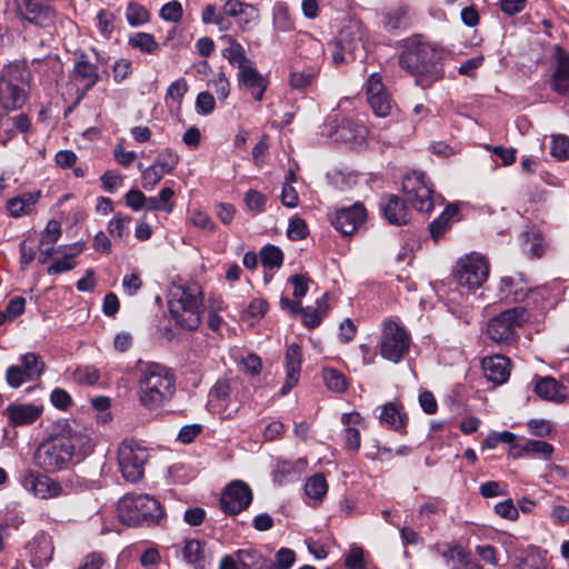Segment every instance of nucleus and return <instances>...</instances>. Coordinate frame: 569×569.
<instances>
[{
	"label": "nucleus",
	"mask_w": 569,
	"mask_h": 569,
	"mask_svg": "<svg viewBox=\"0 0 569 569\" xmlns=\"http://www.w3.org/2000/svg\"><path fill=\"white\" fill-rule=\"evenodd\" d=\"M442 57L441 49L422 36H413L405 40L399 64L415 76L417 86L427 89L443 77Z\"/></svg>",
	"instance_id": "nucleus-1"
},
{
	"label": "nucleus",
	"mask_w": 569,
	"mask_h": 569,
	"mask_svg": "<svg viewBox=\"0 0 569 569\" xmlns=\"http://www.w3.org/2000/svg\"><path fill=\"white\" fill-rule=\"evenodd\" d=\"M176 377L173 372L157 362H148L140 369L137 396L142 407L154 410L173 398Z\"/></svg>",
	"instance_id": "nucleus-2"
},
{
	"label": "nucleus",
	"mask_w": 569,
	"mask_h": 569,
	"mask_svg": "<svg viewBox=\"0 0 569 569\" xmlns=\"http://www.w3.org/2000/svg\"><path fill=\"white\" fill-rule=\"evenodd\" d=\"M31 72L22 62H10L0 70V108L16 111L23 108L29 99Z\"/></svg>",
	"instance_id": "nucleus-3"
},
{
	"label": "nucleus",
	"mask_w": 569,
	"mask_h": 569,
	"mask_svg": "<svg viewBox=\"0 0 569 569\" xmlns=\"http://www.w3.org/2000/svg\"><path fill=\"white\" fill-rule=\"evenodd\" d=\"M168 303L169 311L178 326L187 330L199 327L203 312V299L198 284L174 287Z\"/></svg>",
	"instance_id": "nucleus-4"
},
{
	"label": "nucleus",
	"mask_w": 569,
	"mask_h": 569,
	"mask_svg": "<svg viewBox=\"0 0 569 569\" xmlns=\"http://www.w3.org/2000/svg\"><path fill=\"white\" fill-rule=\"evenodd\" d=\"M117 517L129 527H149L159 522L163 510L160 502L150 495H126L118 501Z\"/></svg>",
	"instance_id": "nucleus-5"
},
{
	"label": "nucleus",
	"mask_w": 569,
	"mask_h": 569,
	"mask_svg": "<svg viewBox=\"0 0 569 569\" xmlns=\"http://www.w3.org/2000/svg\"><path fill=\"white\" fill-rule=\"evenodd\" d=\"M411 337L407 330L395 320H386L379 340V351L383 359L398 363L409 352Z\"/></svg>",
	"instance_id": "nucleus-6"
},
{
	"label": "nucleus",
	"mask_w": 569,
	"mask_h": 569,
	"mask_svg": "<svg viewBox=\"0 0 569 569\" xmlns=\"http://www.w3.org/2000/svg\"><path fill=\"white\" fill-rule=\"evenodd\" d=\"M149 458L148 449L136 441H122L118 448L119 470L129 482L142 479Z\"/></svg>",
	"instance_id": "nucleus-7"
},
{
	"label": "nucleus",
	"mask_w": 569,
	"mask_h": 569,
	"mask_svg": "<svg viewBox=\"0 0 569 569\" xmlns=\"http://www.w3.org/2000/svg\"><path fill=\"white\" fill-rule=\"evenodd\" d=\"M527 320L528 312L522 307L505 310L488 321V337L497 343H509L516 336V329Z\"/></svg>",
	"instance_id": "nucleus-8"
},
{
	"label": "nucleus",
	"mask_w": 569,
	"mask_h": 569,
	"mask_svg": "<svg viewBox=\"0 0 569 569\" xmlns=\"http://www.w3.org/2000/svg\"><path fill=\"white\" fill-rule=\"evenodd\" d=\"M402 190L411 206L421 212H430L435 206L432 184L420 171L408 173L402 181Z\"/></svg>",
	"instance_id": "nucleus-9"
},
{
	"label": "nucleus",
	"mask_w": 569,
	"mask_h": 569,
	"mask_svg": "<svg viewBox=\"0 0 569 569\" xmlns=\"http://www.w3.org/2000/svg\"><path fill=\"white\" fill-rule=\"evenodd\" d=\"M402 190L411 206L421 212H430L435 206L432 184L420 171L408 173L402 181Z\"/></svg>",
	"instance_id": "nucleus-10"
},
{
	"label": "nucleus",
	"mask_w": 569,
	"mask_h": 569,
	"mask_svg": "<svg viewBox=\"0 0 569 569\" xmlns=\"http://www.w3.org/2000/svg\"><path fill=\"white\" fill-rule=\"evenodd\" d=\"M490 264L485 256L472 252L458 261L456 278L461 287L480 288L488 279Z\"/></svg>",
	"instance_id": "nucleus-11"
},
{
	"label": "nucleus",
	"mask_w": 569,
	"mask_h": 569,
	"mask_svg": "<svg viewBox=\"0 0 569 569\" xmlns=\"http://www.w3.org/2000/svg\"><path fill=\"white\" fill-rule=\"evenodd\" d=\"M50 0H13L14 9L19 18L34 24L38 28L52 33L56 24V12L49 4Z\"/></svg>",
	"instance_id": "nucleus-12"
},
{
	"label": "nucleus",
	"mask_w": 569,
	"mask_h": 569,
	"mask_svg": "<svg viewBox=\"0 0 569 569\" xmlns=\"http://www.w3.org/2000/svg\"><path fill=\"white\" fill-rule=\"evenodd\" d=\"M71 460L69 451L58 437L42 442L34 453L36 465L47 472L62 470Z\"/></svg>",
	"instance_id": "nucleus-13"
},
{
	"label": "nucleus",
	"mask_w": 569,
	"mask_h": 569,
	"mask_svg": "<svg viewBox=\"0 0 569 569\" xmlns=\"http://www.w3.org/2000/svg\"><path fill=\"white\" fill-rule=\"evenodd\" d=\"M21 483L28 492L40 499H53L68 493L60 481L34 471L24 472Z\"/></svg>",
	"instance_id": "nucleus-14"
},
{
	"label": "nucleus",
	"mask_w": 569,
	"mask_h": 569,
	"mask_svg": "<svg viewBox=\"0 0 569 569\" xmlns=\"http://www.w3.org/2000/svg\"><path fill=\"white\" fill-rule=\"evenodd\" d=\"M251 501L252 491L250 487L241 480H234L224 488L220 506L226 513L238 515L247 509Z\"/></svg>",
	"instance_id": "nucleus-15"
},
{
	"label": "nucleus",
	"mask_w": 569,
	"mask_h": 569,
	"mask_svg": "<svg viewBox=\"0 0 569 569\" xmlns=\"http://www.w3.org/2000/svg\"><path fill=\"white\" fill-rule=\"evenodd\" d=\"M367 100L377 117L390 114L393 101L382 83L379 73H372L367 81Z\"/></svg>",
	"instance_id": "nucleus-16"
},
{
	"label": "nucleus",
	"mask_w": 569,
	"mask_h": 569,
	"mask_svg": "<svg viewBox=\"0 0 569 569\" xmlns=\"http://www.w3.org/2000/svg\"><path fill=\"white\" fill-rule=\"evenodd\" d=\"M70 457L82 459L93 450V441L84 428L79 426L68 427L58 436Z\"/></svg>",
	"instance_id": "nucleus-17"
},
{
	"label": "nucleus",
	"mask_w": 569,
	"mask_h": 569,
	"mask_svg": "<svg viewBox=\"0 0 569 569\" xmlns=\"http://www.w3.org/2000/svg\"><path fill=\"white\" fill-rule=\"evenodd\" d=\"M529 291V283L523 273L503 276L497 286V297L501 301H522Z\"/></svg>",
	"instance_id": "nucleus-18"
},
{
	"label": "nucleus",
	"mask_w": 569,
	"mask_h": 569,
	"mask_svg": "<svg viewBox=\"0 0 569 569\" xmlns=\"http://www.w3.org/2000/svg\"><path fill=\"white\" fill-rule=\"evenodd\" d=\"M366 209L361 204H353L340 209L332 220L335 228L343 236L352 234L365 221Z\"/></svg>",
	"instance_id": "nucleus-19"
},
{
	"label": "nucleus",
	"mask_w": 569,
	"mask_h": 569,
	"mask_svg": "<svg viewBox=\"0 0 569 569\" xmlns=\"http://www.w3.org/2000/svg\"><path fill=\"white\" fill-rule=\"evenodd\" d=\"M485 377L495 385H502L510 375V361L507 357L496 355L486 357L481 362Z\"/></svg>",
	"instance_id": "nucleus-20"
},
{
	"label": "nucleus",
	"mask_w": 569,
	"mask_h": 569,
	"mask_svg": "<svg viewBox=\"0 0 569 569\" xmlns=\"http://www.w3.org/2000/svg\"><path fill=\"white\" fill-rule=\"evenodd\" d=\"M239 84L251 91L256 101H261L268 86L264 77L251 66H241L238 73Z\"/></svg>",
	"instance_id": "nucleus-21"
},
{
	"label": "nucleus",
	"mask_w": 569,
	"mask_h": 569,
	"mask_svg": "<svg viewBox=\"0 0 569 569\" xmlns=\"http://www.w3.org/2000/svg\"><path fill=\"white\" fill-rule=\"evenodd\" d=\"M301 369V348L297 343H292L286 351V371L287 378L283 383L280 395H287L297 383Z\"/></svg>",
	"instance_id": "nucleus-22"
},
{
	"label": "nucleus",
	"mask_w": 569,
	"mask_h": 569,
	"mask_svg": "<svg viewBox=\"0 0 569 569\" xmlns=\"http://www.w3.org/2000/svg\"><path fill=\"white\" fill-rule=\"evenodd\" d=\"M380 208L389 223L403 226L409 222V211L405 202L396 194H389L381 199Z\"/></svg>",
	"instance_id": "nucleus-23"
},
{
	"label": "nucleus",
	"mask_w": 569,
	"mask_h": 569,
	"mask_svg": "<svg viewBox=\"0 0 569 569\" xmlns=\"http://www.w3.org/2000/svg\"><path fill=\"white\" fill-rule=\"evenodd\" d=\"M535 392L543 400L561 403L567 399V388L552 377L537 379Z\"/></svg>",
	"instance_id": "nucleus-24"
},
{
	"label": "nucleus",
	"mask_w": 569,
	"mask_h": 569,
	"mask_svg": "<svg viewBox=\"0 0 569 569\" xmlns=\"http://www.w3.org/2000/svg\"><path fill=\"white\" fill-rule=\"evenodd\" d=\"M7 413L13 426L33 423L42 413V407L34 403H12L8 406Z\"/></svg>",
	"instance_id": "nucleus-25"
},
{
	"label": "nucleus",
	"mask_w": 569,
	"mask_h": 569,
	"mask_svg": "<svg viewBox=\"0 0 569 569\" xmlns=\"http://www.w3.org/2000/svg\"><path fill=\"white\" fill-rule=\"evenodd\" d=\"M336 141L361 143L368 136L367 128L349 119H342L331 133Z\"/></svg>",
	"instance_id": "nucleus-26"
},
{
	"label": "nucleus",
	"mask_w": 569,
	"mask_h": 569,
	"mask_svg": "<svg viewBox=\"0 0 569 569\" xmlns=\"http://www.w3.org/2000/svg\"><path fill=\"white\" fill-rule=\"evenodd\" d=\"M445 563L450 569H483L462 547L455 546L441 553Z\"/></svg>",
	"instance_id": "nucleus-27"
},
{
	"label": "nucleus",
	"mask_w": 569,
	"mask_h": 569,
	"mask_svg": "<svg viewBox=\"0 0 569 569\" xmlns=\"http://www.w3.org/2000/svg\"><path fill=\"white\" fill-rule=\"evenodd\" d=\"M40 196V191L22 193L12 199H9L7 202V208L10 214L14 218L29 214L34 210L36 203L38 202Z\"/></svg>",
	"instance_id": "nucleus-28"
},
{
	"label": "nucleus",
	"mask_w": 569,
	"mask_h": 569,
	"mask_svg": "<svg viewBox=\"0 0 569 569\" xmlns=\"http://www.w3.org/2000/svg\"><path fill=\"white\" fill-rule=\"evenodd\" d=\"M231 388L227 381H218L209 392L208 407L212 412L223 415L229 406Z\"/></svg>",
	"instance_id": "nucleus-29"
},
{
	"label": "nucleus",
	"mask_w": 569,
	"mask_h": 569,
	"mask_svg": "<svg viewBox=\"0 0 569 569\" xmlns=\"http://www.w3.org/2000/svg\"><path fill=\"white\" fill-rule=\"evenodd\" d=\"M551 89L561 94L569 97V54L559 56L556 69L552 73Z\"/></svg>",
	"instance_id": "nucleus-30"
},
{
	"label": "nucleus",
	"mask_w": 569,
	"mask_h": 569,
	"mask_svg": "<svg viewBox=\"0 0 569 569\" xmlns=\"http://www.w3.org/2000/svg\"><path fill=\"white\" fill-rule=\"evenodd\" d=\"M337 41L350 59H355L357 52L363 48L362 32L358 26H349L343 29Z\"/></svg>",
	"instance_id": "nucleus-31"
},
{
	"label": "nucleus",
	"mask_w": 569,
	"mask_h": 569,
	"mask_svg": "<svg viewBox=\"0 0 569 569\" xmlns=\"http://www.w3.org/2000/svg\"><path fill=\"white\" fill-rule=\"evenodd\" d=\"M73 72L77 77L87 81L84 90H90L100 79L98 67L88 60L84 53L76 54Z\"/></svg>",
	"instance_id": "nucleus-32"
},
{
	"label": "nucleus",
	"mask_w": 569,
	"mask_h": 569,
	"mask_svg": "<svg viewBox=\"0 0 569 569\" xmlns=\"http://www.w3.org/2000/svg\"><path fill=\"white\" fill-rule=\"evenodd\" d=\"M328 310V296L323 295L317 300L316 306L301 308L299 313L302 315L303 325L312 329L321 323L322 319L327 316Z\"/></svg>",
	"instance_id": "nucleus-33"
},
{
	"label": "nucleus",
	"mask_w": 569,
	"mask_h": 569,
	"mask_svg": "<svg viewBox=\"0 0 569 569\" xmlns=\"http://www.w3.org/2000/svg\"><path fill=\"white\" fill-rule=\"evenodd\" d=\"M298 50L302 58L315 61L316 63H319L325 54V48L321 41L308 33H303L299 37Z\"/></svg>",
	"instance_id": "nucleus-34"
},
{
	"label": "nucleus",
	"mask_w": 569,
	"mask_h": 569,
	"mask_svg": "<svg viewBox=\"0 0 569 569\" xmlns=\"http://www.w3.org/2000/svg\"><path fill=\"white\" fill-rule=\"evenodd\" d=\"M83 247H84L83 243H80V242H76V243H72V244L66 247V249L68 251L63 253V258L62 259L56 260L48 268V273L49 274H58V273H61V272H64V271L72 270L76 267L74 258L79 253L82 252Z\"/></svg>",
	"instance_id": "nucleus-35"
},
{
	"label": "nucleus",
	"mask_w": 569,
	"mask_h": 569,
	"mask_svg": "<svg viewBox=\"0 0 569 569\" xmlns=\"http://www.w3.org/2000/svg\"><path fill=\"white\" fill-rule=\"evenodd\" d=\"M183 559L194 569H204L207 565L203 545L197 539L184 542L182 549Z\"/></svg>",
	"instance_id": "nucleus-36"
},
{
	"label": "nucleus",
	"mask_w": 569,
	"mask_h": 569,
	"mask_svg": "<svg viewBox=\"0 0 569 569\" xmlns=\"http://www.w3.org/2000/svg\"><path fill=\"white\" fill-rule=\"evenodd\" d=\"M410 20V9L407 6H399L383 14V26L389 31L407 28Z\"/></svg>",
	"instance_id": "nucleus-37"
},
{
	"label": "nucleus",
	"mask_w": 569,
	"mask_h": 569,
	"mask_svg": "<svg viewBox=\"0 0 569 569\" xmlns=\"http://www.w3.org/2000/svg\"><path fill=\"white\" fill-rule=\"evenodd\" d=\"M320 72L319 63L307 67L300 71H292L289 77V83L292 89L303 90L311 86Z\"/></svg>",
	"instance_id": "nucleus-38"
},
{
	"label": "nucleus",
	"mask_w": 569,
	"mask_h": 569,
	"mask_svg": "<svg viewBox=\"0 0 569 569\" xmlns=\"http://www.w3.org/2000/svg\"><path fill=\"white\" fill-rule=\"evenodd\" d=\"M23 375L29 381L38 380L44 371V362L41 357L33 352H28L20 358Z\"/></svg>",
	"instance_id": "nucleus-39"
},
{
	"label": "nucleus",
	"mask_w": 569,
	"mask_h": 569,
	"mask_svg": "<svg viewBox=\"0 0 569 569\" xmlns=\"http://www.w3.org/2000/svg\"><path fill=\"white\" fill-rule=\"evenodd\" d=\"M305 492L313 501L315 506L320 503L328 492V483L325 476L322 473L311 476L306 482Z\"/></svg>",
	"instance_id": "nucleus-40"
},
{
	"label": "nucleus",
	"mask_w": 569,
	"mask_h": 569,
	"mask_svg": "<svg viewBox=\"0 0 569 569\" xmlns=\"http://www.w3.org/2000/svg\"><path fill=\"white\" fill-rule=\"evenodd\" d=\"M457 214L458 207L450 204L443 210L439 218H437L429 224V230L435 241H438L443 236V233L450 228V221Z\"/></svg>",
	"instance_id": "nucleus-41"
},
{
	"label": "nucleus",
	"mask_w": 569,
	"mask_h": 569,
	"mask_svg": "<svg viewBox=\"0 0 569 569\" xmlns=\"http://www.w3.org/2000/svg\"><path fill=\"white\" fill-rule=\"evenodd\" d=\"M33 543L32 552L34 560L38 561L39 565L50 561L53 555V546L50 537L41 533L34 538Z\"/></svg>",
	"instance_id": "nucleus-42"
},
{
	"label": "nucleus",
	"mask_w": 569,
	"mask_h": 569,
	"mask_svg": "<svg viewBox=\"0 0 569 569\" xmlns=\"http://www.w3.org/2000/svg\"><path fill=\"white\" fill-rule=\"evenodd\" d=\"M240 569H263L266 559L254 549H241L236 551Z\"/></svg>",
	"instance_id": "nucleus-43"
},
{
	"label": "nucleus",
	"mask_w": 569,
	"mask_h": 569,
	"mask_svg": "<svg viewBox=\"0 0 569 569\" xmlns=\"http://www.w3.org/2000/svg\"><path fill=\"white\" fill-rule=\"evenodd\" d=\"M380 419L395 430H400L406 425V416L400 412L393 402H388L382 407Z\"/></svg>",
	"instance_id": "nucleus-44"
},
{
	"label": "nucleus",
	"mask_w": 569,
	"mask_h": 569,
	"mask_svg": "<svg viewBox=\"0 0 569 569\" xmlns=\"http://www.w3.org/2000/svg\"><path fill=\"white\" fill-rule=\"evenodd\" d=\"M306 463L307 461L305 458H299L296 461L277 460L273 469V478L276 481L281 483L286 477L299 473L300 467H305Z\"/></svg>",
	"instance_id": "nucleus-45"
},
{
	"label": "nucleus",
	"mask_w": 569,
	"mask_h": 569,
	"mask_svg": "<svg viewBox=\"0 0 569 569\" xmlns=\"http://www.w3.org/2000/svg\"><path fill=\"white\" fill-rule=\"evenodd\" d=\"M229 42V47L223 50V57L232 64H237L239 70H241V66H249L250 61L244 56V50L240 43H238L230 36H224Z\"/></svg>",
	"instance_id": "nucleus-46"
},
{
	"label": "nucleus",
	"mask_w": 569,
	"mask_h": 569,
	"mask_svg": "<svg viewBox=\"0 0 569 569\" xmlns=\"http://www.w3.org/2000/svg\"><path fill=\"white\" fill-rule=\"evenodd\" d=\"M520 453L549 459L553 452L552 445L542 440H528L519 447Z\"/></svg>",
	"instance_id": "nucleus-47"
},
{
	"label": "nucleus",
	"mask_w": 569,
	"mask_h": 569,
	"mask_svg": "<svg viewBox=\"0 0 569 569\" xmlns=\"http://www.w3.org/2000/svg\"><path fill=\"white\" fill-rule=\"evenodd\" d=\"M523 251L531 257H541L545 252L543 240L539 232L530 231L522 233Z\"/></svg>",
	"instance_id": "nucleus-48"
},
{
	"label": "nucleus",
	"mask_w": 569,
	"mask_h": 569,
	"mask_svg": "<svg viewBox=\"0 0 569 569\" xmlns=\"http://www.w3.org/2000/svg\"><path fill=\"white\" fill-rule=\"evenodd\" d=\"M179 161V154L174 150L166 148L158 153L153 163L157 168L161 169L166 174H168L178 167Z\"/></svg>",
	"instance_id": "nucleus-49"
},
{
	"label": "nucleus",
	"mask_w": 569,
	"mask_h": 569,
	"mask_svg": "<svg viewBox=\"0 0 569 569\" xmlns=\"http://www.w3.org/2000/svg\"><path fill=\"white\" fill-rule=\"evenodd\" d=\"M129 44L144 53H154L159 48L154 37L147 32H137L131 36Z\"/></svg>",
	"instance_id": "nucleus-50"
},
{
	"label": "nucleus",
	"mask_w": 569,
	"mask_h": 569,
	"mask_svg": "<svg viewBox=\"0 0 569 569\" xmlns=\"http://www.w3.org/2000/svg\"><path fill=\"white\" fill-rule=\"evenodd\" d=\"M139 169L141 171V186L146 190H153L166 174L161 169L157 168L154 163L144 169H142L140 164Z\"/></svg>",
	"instance_id": "nucleus-51"
},
{
	"label": "nucleus",
	"mask_w": 569,
	"mask_h": 569,
	"mask_svg": "<svg viewBox=\"0 0 569 569\" xmlns=\"http://www.w3.org/2000/svg\"><path fill=\"white\" fill-rule=\"evenodd\" d=\"M126 17L130 26L138 27L150 20L149 11L141 4L131 2L126 10Z\"/></svg>",
	"instance_id": "nucleus-52"
},
{
	"label": "nucleus",
	"mask_w": 569,
	"mask_h": 569,
	"mask_svg": "<svg viewBox=\"0 0 569 569\" xmlns=\"http://www.w3.org/2000/svg\"><path fill=\"white\" fill-rule=\"evenodd\" d=\"M259 17L258 9L248 3L236 18H238V27L246 32L257 26Z\"/></svg>",
	"instance_id": "nucleus-53"
},
{
	"label": "nucleus",
	"mask_w": 569,
	"mask_h": 569,
	"mask_svg": "<svg viewBox=\"0 0 569 569\" xmlns=\"http://www.w3.org/2000/svg\"><path fill=\"white\" fill-rule=\"evenodd\" d=\"M99 378L100 372L94 366L78 367L73 372V379L79 385L93 386Z\"/></svg>",
	"instance_id": "nucleus-54"
},
{
	"label": "nucleus",
	"mask_w": 569,
	"mask_h": 569,
	"mask_svg": "<svg viewBox=\"0 0 569 569\" xmlns=\"http://www.w3.org/2000/svg\"><path fill=\"white\" fill-rule=\"evenodd\" d=\"M39 46L41 48H46V52L42 57H34L32 59V63H46V67L50 69L52 72L58 73L61 71V62L58 56L51 53V49L47 43L46 39H41L39 41Z\"/></svg>",
	"instance_id": "nucleus-55"
},
{
	"label": "nucleus",
	"mask_w": 569,
	"mask_h": 569,
	"mask_svg": "<svg viewBox=\"0 0 569 569\" xmlns=\"http://www.w3.org/2000/svg\"><path fill=\"white\" fill-rule=\"evenodd\" d=\"M322 377L326 386L335 392H343L347 389L345 376L335 369H325Z\"/></svg>",
	"instance_id": "nucleus-56"
},
{
	"label": "nucleus",
	"mask_w": 569,
	"mask_h": 569,
	"mask_svg": "<svg viewBox=\"0 0 569 569\" xmlns=\"http://www.w3.org/2000/svg\"><path fill=\"white\" fill-rule=\"evenodd\" d=\"M261 262L267 268H279L283 262V253L276 246H267L261 252Z\"/></svg>",
	"instance_id": "nucleus-57"
},
{
	"label": "nucleus",
	"mask_w": 569,
	"mask_h": 569,
	"mask_svg": "<svg viewBox=\"0 0 569 569\" xmlns=\"http://www.w3.org/2000/svg\"><path fill=\"white\" fill-rule=\"evenodd\" d=\"M131 218L129 216H123L121 213L116 214L108 223V232L113 238L122 239L128 234V223Z\"/></svg>",
	"instance_id": "nucleus-58"
},
{
	"label": "nucleus",
	"mask_w": 569,
	"mask_h": 569,
	"mask_svg": "<svg viewBox=\"0 0 569 569\" xmlns=\"http://www.w3.org/2000/svg\"><path fill=\"white\" fill-rule=\"evenodd\" d=\"M550 153L559 160L568 159L569 138L562 134L553 136L550 146Z\"/></svg>",
	"instance_id": "nucleus-59"
},
{
	"label": "nucleus",
	"mask_w": 569,
	"mask_h": 569,
	"mask_svg": "<svg viewBox=\"0 0 569 569\" xmlns=\"http://www.w3.org/2000/svg\"><path fill=\"white\" fill-rule=\"evenodd\" d=\"M188 91V83L184 78H179L176 81H173L167 89L166 93V102L168 103L169 100L176 103H180L182 98Z\"/></svg>",
	"instance_id": "nucleus-60"
},
{
	"label": "nucleus",
	"mask_w": 569,
	"mask_h": 569,
	"mask_svg": "<svg viewBox=\"0 0 569 569\" xmlns=\"http://www.w3.org/2000/svg\"><path fill=\"white\" fill-rule=\"evenodd\" d=\"M515 569H549V566L540 553L530 552L517 563Z\"/></svg>",
	"instance_id": "nucleus-61"
},
{
	"label": "nucleus",
	"mask_w": 569,
	"mask_h": 569,
	"mask_svg": "<svg viewBox=\"0 0 569 569\" xmlns=\"http://www.w3.org/2000/svg\"><path fill=\"white\" fill-rule=\"evenodd\" d=\"M187 222L196 228L212 231L216 227L212 219L203 211L193 210L190 212Z\"/></svg>",
	"instance_id": "nucleus-62"
},
{
	"label": "nucleus",
	"mask_w": 569,
	"mask_h": 569,
	"mask_svg": "<svg viewBox=\"0 0 569 569\" xmlns=\"http://www.w3.org/2000/svg\"><path fill=\"white\" fill-rule=\"evenodd\" d=\"M183 9L179 1L173 0L162 6L160 17L170 22H179L182 18Z\"/></svg>",
	"instance_id": "nucleus-63"
},
{
	"label": "nucleus",
	"mask_w": 569,
	"mask_h": 569,
	"mask_svg": "<svg viewBox=\"0 0 569 569\" xmlns=\"http://www.w3.org/2000/svg\"><path fill=\"white\" fill-rule=\"evenodd\" d=\"M244 202L248 210L258 213L264 210L267 198L261 192L251 189L244 194Z\"/></svg>",
	"instance_id": "nucleus-64"
}]
</instances>
